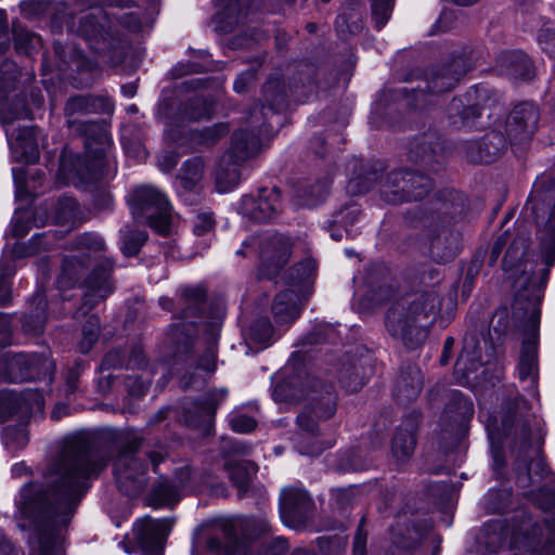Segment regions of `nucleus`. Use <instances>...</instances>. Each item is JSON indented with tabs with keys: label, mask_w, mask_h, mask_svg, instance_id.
<instances>
[{
	"label": "nucleus",
	"mask_w": 555,
	"mask_h": 555,
	"mask_svg": "<svg viewBox=\"0 0 555 555\" xmlns=\"http://www.w3.org/2000/svg\"><path fill=\"white\" fill-rule=\"evenodd\" d=\"M144 438L132 428H105L93 436H75L52 456L43 481H30L20 490L17 508L34 526V555H62V531L70 524L90 480L113 460L117 488L138 496L147 483V464L138 456Z\"/></svg>",
	"instance_id": "f257e3e1"
},
{
	"label": "nucleus",
	"mask_w": 555,
	"mask_h": 555,
	"mask_svg": "<svg viewBox=\"0 0 555 555\" xmlns=\"http://www.w3.org/2000/svg\"><path fill=\"white\" fill-rule=\"evenodd\" d=\"M501 430L514 456L516 483L529 489L526 495L546 514V533L535 524L530 531L514 535L513 547L520 555H555V476L541 455L544 440L541 420L531 403L518 392L504 396L500 406Z\"/></svg>",
	"instance_id": "f03ea898"
},
{
	"label": "nucleus",
	"mask_w": 555,
	"mask_h": 555,
	"mask_svg": "<svg viewBox=\"0 0 555 555\" xmlns=\"http://www.w3.org/2000/svg\"><path fill=\"white\" fill-rule=\"evenodd\" d=\"M528 205L534 216L537 236L543 267L525 261L521 275L515 280V299L512 319L524 335L517 364L518 378L531 379L533 387L538 380V338L540 326V304L550 270L555 263V180L543 179L534 183Z\"/></svg>",
	"instance_id": "7ed1b4c3"
},
{
	"label": "nucleus",
	"mask_w": 555,
	"mask_h": 555,
	"mask_svg": "<svg viewBox=\"0 0 555 555\" xmlns=\"http://www.w3.org/2000/svg\"><path fill=\"white\" fill-rule=\"evenodd\" d=\"M206 300L207 291L202 285L182 288L178 301L181 308L179 322L170 326L167 335L173 364L182 362L186 366L179 383L182 390L201 389L217 369L219 318L206 323L210 335L205 351L199 357H194L192 353L199 328L198 321L203 319L207 305Z\"/></svg>",
	"instance_id": "20e7f679"
},
{
	"label": "nucleus",
	"mask_w": 555,
	"mask_h": 555,
	"mask_svg": "<svg viewBox=\"0 0 555 555\" xmlns=\"http://www.w3.org/2000/svg\"><path fill=\"white\" fill-rule=\"evenodd\" d=\"M69 253L63 256L57 284L63 288L80 285L85 288L82 300L76 314L86 315L114 292L112 273L115 262L108 257L99 259L87 274L93 256L106 248L103 237L86 232L75 237L68 245Z\"/></svg>",
	"instance_id": "39448f33"
},
{
	"label": "nucleus",
	"mask_w": 555,
	"mask_h": 555,
	"mask_svg": "<svg viewBox=\"0 0 555 555\" xmlns=\"http://www.w3.org/2000/svg\"><path fill=\"white\" fill-rule=\"evenodd\" d=\"M114 102L109 96L78 94L70 96L64 106L66 126L77 137L85 139L87 157L77 165L76 173L82 182L91 183L104 175V159L111 147V137L100 121L80 120L86 114H112Z\"/></svg>",
	"instance_id": "423d86ee"
},
{
	"label": "nucleus",
	"mask_w": 555,
	"mask_h": 555,
	"mask_svg": "<svg viewBox=\"0 0 555 555\" xmlns=\"http://www.w3.org/2000/svg\"><path fill=\"white\" fill-rule=\"evenodd\" d=\"M361 171L351 178L348 189L351 192L365 193L375 185L379 196L389 204L418 202L434 190V181L420 170L400 167L386 172L382 162L363 164L357 160Z\"/></svg>",
	"instance_id": "0eeeda50"
},
{
	"label": "nucleus",
	"mask_w": 555,
	"mask_h": 555,
	"mask_svg": "<svg viewBox=\"0 0 555 555\" xmlns=\"http://www.w3.org/2000/svg\"><path fill=\"white\" fill-rule=\"evenodd\" d=\"M436 291H416L393 301L385 313V328L406 349L415 350L428 338L440 306Z\"/></svg>",
	"instance_id": "6e6552de"
},
{
	"label": "nucleus",
	"mask_w": 555,
	"mask_h": 555,
	"mask_svg": "<svg viewBox=\"0 0 555 555\" xmlns=\"http://www.w3.org/2000/svg\"><path fill=\"white\" fill-rule=\"evenodd\" d=\"M472 68L466 50L452 52L448 60L429 68L416 88H402L408 105L414 109H424L437 103L438 96L452 91L465 74Z\"/></svg>",
	"instance_id": "1a4fd4ad"
},
{
	"label": "nucleus",
	"mask_w": 555,
	"mask_h": 555,
	"mask_svg": "<svg viewBox=\"0 0 555 555\" xmlns=\"http://www.w3.org/2000/svg\"><path fill=\"white\" fill-rule=\"evenodd\" d=\"M403 218L410 228L426 232L424 242H420L418 237L411 240V245L421 254L427 255L437 263L449 262L457 256L461 235L452 227L435 223V216H425L421 208L406 210Z\"/></svg>",
	"instance_id": "9d476101"
},
{
	"label": "nucleus",
	"mask_w": 555,
	"mask_h": 555,
	"mask_svg": "<svg viewBox=\"0 0 555 555\" xmlns=\"http://www.w3.org/2000/svg\"><path fill=\"white\" fill-rule=\"evenodd\" d=\"M501 109L499 96L493 90L476 86L454 96L447 114L456 127L480 130L490 126Z\"/></svg>",
	"instance_id": "9b49d317"
},
{
	"label": "nucleus",
	"mask_w": 555,
	"mask_h": 555,
	"mask_svg": "<svg viewBox=\"0 0 555 555\" xmlns=\"http://www.w3.org/2000/svg\"><path fill=\"white\" fill-rule=\"evenodd\" d=\"M307 400L302 411L297 415L298 427L312 435L320 434V422L331 420L337 412L338 396L331 383L323 382L317 376H306Z\"/></svg>",
	"instance_id": "f8f14e48"
},
{
	"label": "nucleus",
	"mask_w": 555,
	"mask_h": 555,
	"mask_svg": "<svg viewBox=\"0 0 555 555\" xmlns=\"http://www.w3.org/2000/svg\"><path fill=\"white\" fill-rule=\"evenodd\" d=\"M128 204L137 221L145 222L159 235L170 234L171 205L160 190L152 185L138 186L131 192Z\"/></svg>",
	"instance_id": "ddd939ff"
},
{
	"label": "nucleus",
	"mask_w": 555,
	"mask_h": 555,
	"mask_svg": "<svg viewBox=\"0 0 555 555\" xmlns=\"http://www.w3.org/2000/svg\"><path fill=\"white\" fill-rule=\"evenodd\" d=\"M67 29L69 33L83 38L89 48L98 54L116 51L120 42L119 38L116 37L109 13L102 9L72 17L67 22Z\"/></svg>",
	"instance_id": "4468645a"
},
{
	"label": "nucleus",
	"mask_w": 555,
	"mask_h": 555,
	"mask_svg": "<svg viewBox=\"0 0 555 555\" xmlns=\"http://www.w3.org/2000/svg\"><path fill=\"white\" fill-rule=\"evenodd\" d=\"M54 371V362L44 354L4 353L0 357V383L51 379Z\"/></svg>",
	"instance_id": "2eb2a0df"
},
{
	"label": "nucleus",
	"mask_w": 555,
	"mask_h": 555,
	"mask_svg": "<svg viewBox=\"0 0 555 555\" xmlns=\"http://www.w3.org/2000/svg\"><path fill=\"white\" fill-rule=\"evenodd\" d=\"M288 106V93L282 76L274 73L268 77L261 89L260 106L256 105L249 111V120L257 125L261 121L263 132L270 128L275 130L282 126L281 113Z\"/></svg>",
	"instance_id": "dca6fc26"
},
{
	"label": "nucleus",
	"mask_w": 555,
	"mask_h": 555,
	"mask_svg": "<svg viewBox=\"0 0 555 555\" xmlns=\"http://www.w3.org/2000/svg\"><path fill=\"white\" fill-rule=\"evenodd\" d=\"M222 538L211 537L207 541L209 551L218 555H253L248 551L253 547L246 540H242L237 534L236 526L227 522L221 528ZM264 548V555H284L288 551V542L283 537L266 538L261 542Z\"/></svg>",
	"instance_id": "f3484780"
},
{
	"label": "nucleus",
	"mask_w": 555,
	"mask_h": 555,
	"mask_svg": "<svg viewBox=\"0 0 555 555\" xmlns=\"http://www.w3.org/2000/svg\"><path fill=\"white\" fill-rule=\"evenodd\" d=\"M20 69L12 60L0 64V124L5 126L20 119H33V113L27 107L24 96L17 94L9 99V93L16 88Z\"/></svg>",
	"instance_id": "a211bd4d"
},
{
	"label": "nucleus",
	"mask_w": 555,
	"mask_h": 555,
	"mask_svg": "<svg viewBox=\"0 0 555 555\" xmlns=\"http://www.w3.org/2000/svg\"><path fill=\"white\" fill-rule=\"evenodd\" d=\"M408 158L428 172L442 170L448 162L443 138L435 130L416 135L409 145Z\"/></svg>",
	"instance_id": "6ab92c4d"
},
{
	"label": "nucleus",
	"mask_w": 555,
	"mask_h": 555,
	"mask_svg": "<svg viewBox=\"0 0 555 555\" xmlns=\"http://www.w3.org/2000/svg\"><path fill=\"white\" fill-rule=\"evenodd\" d=\"M227 396L228 390L220 388L210 390L196 400L184 401L181 408L183 423L190 428H197L209 435L217 409Z\"/></svg>",
	"instance_id": "aec40b11"
},
{
	"label": "nucleus",
	"mask_w": 555,
	"mask_h": 555,
	"mask_svg": "<svg viewBox=\"0 0 555 555\" xmlns=\"http://www.w3.org/2000/svg\"><path fill=\"white\" fill-rule=\"evenodd\" d=\"M507 139L501 131H489L479 139L463 140L456 144V153L472 164H491L507 149Z\"/></svg>",
	"instance_id": "412c9836"
},
{
	"label": "nucleus",
	"mask_w": 555,
	"mask_h": 555,
	"mask_svg": "<svg viewBox=\"0 0 555 555\" xmlns=\"http://www.w3.org/2000/svg\"><path fill=\"white\" fill-rule=\"evenodd\" d=\"M314 502L301 488L288 487L280 496V514L283 522L293 529L305 528L312 519Z\"/></svg>",
	"instance_id": "4be33fe9"
},
{
	"label": "nucleus",
	"mask_w": 555,
	"mask_h": 555,
	"mask_svg": "<svg viewBox=\"0 0 555 555\" xmlns=\"http://www.w3.org/2000/svg\"><path fill=\"white\" fill-rule=\"evenodd\" d=\"M425 216H435V223L452 227L461 220L468 208L466 196L456 190H443L436 194L428 206H416Z\"/></svg>",
	"instance_id": "5701e85b"
},
{
	"label": "nucleus",
	"mask_w": 555,
	"mask_h": 555,
	"mask_svg": "<svg viewBox=\"0 0 555 555\" xmlns=\"http://www.w3.org/2000/svg\"><path fill=\"white\" fill-rule=\"evenodd\" d=\"M280 190L261 188L258 195H244L238 205V211L255 222H270L281 212Z\"/></svg>",
	"instance_id": "b1692460"
},
{
	"label": "nucleus",
	"mask_w": 555,
	"mask_h": 555,
	"mask_svg": "<svg viewBox=\"0 0 555 555\" xmlns=\"http://www.w3.org/2000/svg\"><path fill=\"white\" fill-rule=\"evenodd\" d=\"M44 399L37 389L27 388L21 392L11 389L0 390V418L7 421L20 414L22 417H29L42 413Z\"/></svg>",
	"instance_id": "393cba45"
},
{
	"label": "nucleus",
	"mask_w": 555,
	"mask_h": 555,
	"mask_svg": "<svg viewBox=\"0 0 555 555\" xmlns=\"http://www.w3.org/2000/svg\"><path fill=\"white\" fill-rule=\"evenodd\" d=\"M540 120L539 107L530 101L514 106L506 119V133L511 143H522L530 140L538 129Z\"/></svg>",
	"instance_id": "a878e982"
},
{
	"label": "nucleus",
	"mask_w": 555,
	"mask_h": 555,
	"mask_svg": "<svg viewBox=\"0 0 555 555\" xmlns=\"http://www.w3.org/2000/svg\"><path fill=\"white\" fill-rule=\"evenodd\" d=\"M168 101H164L159 105V115L165 116L168 120L166 121V134L168 139L172 142H180L183 139L186 130L180 129V127L176 124L173 118L167 116L165 112L168 108ZM230 131L229 125L227 122H217L210 127H205L201 130H188V134L191 138V141L201 145H214L223 137H225Z\"/></svg>",
	"instance_id": "bb28decb"
},
{
	"label": "nucleus",
	"mask_w": 555,
	"mask_h": 555,
	"mask_svg": "<svg viewBox=\"0 0 555 555\" xmlns=\"http://www.w3.org/2000/svg\"><path fill=\"white\" fill-rule=\"evenodd\" d=\"M172 524L168 519L145 517L134 527L135 538L145 555H162Z\"/></svg>",
	"instance_id": "cd10ccee"
},
{
	"label": "nucleus",
	"mask_w": 555,
	"mask_h": 555,
	"mask_svg": "<svg viewBox=\"0 0 555 555\" xmlns=\"http://www.w3.org/2000/svg\"><path fill=\"white\" fill-rule=\"evenodd\" d=\"M251 129H241L233 133L232 144L227 154L236 158L238 162H246L247 159L257 155L260 151L261 141L260 135H269L274 130L266 128L268 131L263 132L261 121L257 125L251 124L248 119Z\"/></svg>",
	"instance_id": "c85d7f7f"
},
{
	"label": "nucleus",
	"mask_w": 555,
	"mask_h": 555,
	"mask_svg": "<svg viewBox=\"0 0 555 555\" xmlns=\"http://www.w3.org/2000/svg\"><path fill=\"white\" fill-rule=\"evenodd\" d=\"M370 367L361 358L343 356L335 365V374L340 386L348 392L361 390L367 382Z\"/></svg>",
	"instance_id": "c756f323"
},
{
	"label": "nucleus",
	"mask_w": 555,
	"mask_h": 555,
	"mask_svg": "<svg viewBox=\"0 0 555 555\" xmlns=\"http://www.w3.org/2000/svg\"><path fill=\"white\" fill-rule=\"evenodd\" d=\"M191 469L182 467L177 473V481L160 479L154 483L149 495L150 505L153 507H172L180 501V490L184 488L190 479Z\"/></svg>",
	"instance_id": "7c9ffc66"
},
{
	"label": "nucleus",
	"mask_w": 555,
	"mask_h": 555,
	"mask_svg": "<svg viewBox=\"0 0 555 555\" xmlns=\"http://www.w3.org/2000/svg\"><path fill=\"white\" fill-rule=\"evenodd\" d=\"M423 385L424 378L418 366L402 365L395 382L393 397L399 404L406 405L417 399Z\"/></svg>",
	"instance_id": "2f4dec72"
},
{
	"label": "nucleus",
	"mask_w": 555,
	"mask_h": 555,
	"mask_svg": "<svg viewBox=\"0 0 555 555\" xmlns=\"http://www.w3.org/2000/svg\"><path fill=\"white\" fill-rule=\"evenodd\" d=\"M143 348L139 344L125 347H114L102 358L100 371L133 370L144 363Z\"/></svg>",
	"instance_id": "473e14b6"
},
{
	"label": "nucleus",
	"mask_w": 555,
	"mask_h": 555,
	"mask_svg": "<svg viewBox=\"0 0 555 555\" xmlns=\"http://www.w3.org/2000/svg\"><path fill=\"white\" fill-rule=\"evenodd\" d=\"M418 417L411 414L396 429L391 440L392 456L399 463L408 462L415 450Z\"/></svg>",
	"instance_id": "72a5a7b5"
},
{
	"label": "nucleus",
	"mask_w": 555,
	"mask_h": 555,
	"mask_svg": "<svg viewBox=\"0 0 555 555\" xmlns=\"http://www.w3.org/2000/svg\"><path fill=\"white\" fill-rule=\"evenodd\" d=\"M302 300L306 299L295 289H285L276 294L271 306L275 324L282 326L295 322L301 313Z\"/></svg>",
	"instance_id": "f704fd0d"
},
{
	"label": "nucleus",
	"mask_w": 555,
	"mask_h": 555,
	"mask_svg": "<svg viewBox=\"0 0 555 555\" xmlns=\"http://www.w3.org/2000/svg\"><path fill=\"white\" fill-rule=\"evenodd\" d=\"M425 524L413 522L411 526L397 524L390 528L392 546L386 555H406L415 548L426 534Z\"/></svg>",
	"instance_id": "c9c22d12"
},
{
	"label": "nucleus",
	"mask_w": 555,
	"mask_h": 555,
	"mask_svg": "<svg viewBox=\"0 0 555 555\" xmlns=\"http://www.w3.org/2000/svg\"><path fill=\"white\" fill-rule=\"evenodd\" d=\"M317 264L311 258H307L291 267L284 274L287 289H295L300 297L307 299L312 293Z\"/></svg>",
	"instance_id": "e433bc0d"
},
{
	"label": "nucleus",
	"mask_w": 555,
	"mask_h": 555,
	"mask_svg": "<svg viewBox=\"0 0 555 555\" xmlns=\"http://www.w3.org/2000/svg\"><path fill=\"white\" fill-rule=\"evenodd\" d=\"M53 52L56 59L55 66L59 72L66 75L68 70L83 73L91 69V64L74 44H63L61 41L53 42Z\"/></svg>",
	"instance_id": "4c0bfd02"
},
{
	"label": "nucleus",
	"mask_w": 555,
	"mask_h": 555,
	"mask_svg": "<svg viewBox=\"0 0 555 555\" xmlns=\"http://www.w3.org/2000/svg\"><path fill=\"white\" fill-rule=\"evenodd\" d=\"M501 72L521 80H531L534 77V67L531 59L522 51L502 52L498 57Z\"/></svg>",
	"instance_id": "58836bf2"
},
{
	"label": "nucleus",
	"mask_w": 555,
	"mask_h": 555,
	"mask_svg": "<svg viewBox=\"0 0 555 555\" xmlns=\"http://www.w3.org/2000/svg\"><path fill=\"white\" fill-rule=\"evenodd\" d=\"M48 304L46 295L36 293L29 304L27 312L22 317V327L26 334H42L48 320Z\"/></svg>",
	"instance_id": "ea45409f"
},
{
	"label": "nucleus",
	"mask_w": 555,
	"mask_h": 555,
	"mask_svg": "<svg viewBox=\"0 0 555 555\" xmlns=\"http://www.w3.org/2000/svg\"><path fill=\"white\" fill-rule=\"evenodd\" d=\"M291 247L288 237L275 234L267 238L261 249V258L274 270H279L288 261Z\"/></svg>",
	"instance_id": "a19ab883"
},
{
	"label": "nucleus",
	"mask_w": 555,
	"mask_h": 555,
	"mask_svg": "<svg viewBox=\"0 0 555 555\" xmlns=\"http://www.w3.org/2000/svg\"><path fill=\"white\" fill-rule=\"evenodd\" d=\"M215 101L212 98L195 95L182 102L179 106V118L182 121H201L210 119L214 115Z\"/></svg>",
	"instance_id": "79ce46f5"
},
{
	"label": "nucleus",
	"mask_w": 555,
	"mask_h": 555,
	"mask_svg": "<svg viewBox=\"0 0 555 555\" xmlns=\"http://www.w3.org/2000/svg\"><path fill=\"white\" fill-rule=\"evenodd\" d=\"M375 457L366 448H356L338 454L335 468L341 473L366 470L374 466Z\"/></svg>",
	"instance_id": "37998d69"
},
{
	"label": "nucleus",
	"mask_w": 555,
	"mask_h": 555,
	"mask_svg": "<svg viewBox=\"0 0 555 555\" xmlns=\"http://www.w3.org/2000/svg\"><path fill=\"white\" fill-rule=\"evenodd\" d=\"M13 122H11L12 125ZM10 124L2 126L9 144L12 147L21 149L22 155L26 162L34 163L38 158V152L35 145V128L34 127H18L12 132L9 129Z\"/></svg>",
	"instance_id": "c03bdc74"
},
{
	"label": "nucleus",
	"mask_w": 555,
	"mask_h": 555,
	"mask_svg": "<svg viewBox=\"0 0 555 555\" xmlns=\"http://www.w3.org/2000/svg\"><path fill=\"white\" fill-rule=\"evenodd\" d=\"M243 162L224 153L216 171V185L219 192L234 189L241 181V166Z\"/></svg>",
	"instance_id": "a18cd8bd"
},
{
	"label": "nucleus",
	"mask_w": 555,
	"mask_h": 555,
	"mask_svg": "<svg viewBox=\"0 0 555 555\" xmlns=\"http://www.w3.org/2000/svg\"><path fill=\"white\" fill-rule=\"evenodd\" d=\"M480 365V351L478 350V339L475 335L465 336L463 348L455 361V372L468 377L469 373L477 371Z\"/></svg>",
	"instance_id": "49530a36"
},
{
	"label": "nucleus",
	"mask_w": 555,
	"mask_h": 555,
	"mask_svg": "<svg viewBox=\"0 0 555 555\" xmlns=\"http://www.w3.org/2000/svg\"><path fill=\"white\" fill-rule=\"evenodd\" d=\"M55 221L57 224L66 227L67 230H73L86 221V218L75 198L63 196L56 205Z\"/></svg>",
	"instance_id": "de8ad7c7"
},
{
	"label": "nucleus",
	"mask_w": 555,
	"mask_h": 555,
	"mask_svg": "<svg viewBox=\"0 0 555 555\" xmlns=\"http://www.w3.org/2000/svg\"><path fill=\"white\" fill-rule=\"evenodd\" d=\"M474 414L472 401L459 390H452L444 409V416L455 424H463Z\"/></svg>",
	"instance_id": "09e8293b"
},
{
	"label": "nucleus",
	"mask_w": 555,
	"mask_h": 555,
	"mask_svg": "<svg viewBox=\"0 0 555 555\" xmlns=\"http://www.w3.org/2000/svg\"><path fill=\"white\" fill-rule=\"evenodd\" d=\"M530 245V235L528 231L518 233L503 257L502 267L505 271L516 269L524 258L528 255V247Z\"/></svg>",
	"instance_id": "8fccbe9b"
},
{
	"label": "nucleus",
	"mask_w": 555,
	"mask_h": 555,
	"mask_svg": "<svg viewBox=\"0 0 555 555\" xmlns=\"http://www.w3.org/2000/svg\"><path fill=\"white\" fill-rule=\"evenodd\" d=\"M225 469L242 498L249 489L251 474L256 472L255 465L248 461H230L225 464Z\"/></svg>",
	"instance_id": "3c124183"
},
{
	"label": "nucleus",
	"mask_w": 555,
	"mask_h": 555,
	"mask_svg": "<svg viewBox=\"0 0 555 555\" xmlns=\"http://www.w3.org/2000/svg\"><path fill=\"white\" fill-rule=\"evenodd\" d=\"M297 75L301 87L294 85L289 89L301 101L319 88V69L312 64L305 63L298 66Z\"/></svg>",
	"instance_id": "603ef678"
},
{
	"label": "nucleus",
	"mask_w": 555,
	"mask_h": 555,
	"mask_svg": "<svg viewBox=\"0 0 555 555\" xmlns=\"http://www.w3.org/2000/svg\"><path fill=\"white\" fill-rule=\"evenodd\" d=\"M306 390V379L289 378L274 386L272 397L276 402H298L304 400Z\"/></svg>",
	"instance_id": "864d4df0"
},
{
	"label": "nucleus",
	"mask_w": 555,
	"mask_h": 555,
	"mask_svg": "<svg viewBox=\"0 0 555 555\" xmlns=\"http://www.w3.org/2000/svg\"><path fill=\"white\" fill-rule=\"evenodd\" d=\"M147 240V233L133 224H126L120 230V249L127 257L138 255Z\"/></svg>",
	"instance_id": "5fc2aeb1"
},
{
	"label": "nucleus",
	"mask_w": 555,
	"mask_h": 555,
	"mask_svg": "<svg viewBox=\"0 0 555 555\" xmlns=\"http://www.w3.org/2000/svg\"><path fill=\"white\" fill-rule=\"evenodd\" d=\"M328 180H318L298 190L297 197L299 205L314 207L320 204L328 193Z\"/></svg>",
	"instance_id": "6e6d98bb"
},
{
	"label": "nucleus",
	"mask_w": 555,
	"mask_h": 555,
	"mask_svg": "<svg viewBox=\"0 0 555 555\" xmlns=\"http://www.w3.org/2000/svg\"><path fill=\"white\" fill-rule=\"evenodd\" d=\"M204 162L201 157H193L184 162L180 169L179 180L181 186L191 191L203 178Z\"/></svg>",
	"instance_id": "4d7b16f0"
},
{
	"label": "nucleus",
	"mask_w": 555,
	"mask_h": 555,
	"mask_svg": "<svg viewBox=\"0 0 555 555\" xmlns=\"http://www.w3.org/2000/svg\"><path fill=\"white\" fill-rule=\"evenodd\" d=\"M274 336V328L267 317L256 318L247 330V338L249 341L268 346L272 343Z\"/></svg>",
	"instance_id": "13d9d810"
},
{
	"label": "nucleus",
	"mask_w": 555,
	"mask_h": 555,
	"mask_svg": "<svg viewBox=\"0 0 555 555\" xmlns=\"http://www.w3.org/2000/svg\"><path fill=\"white\" fill-rule=\"evenodd\" d=\"M512 503V491L507 488L491 489L485 498V509L488 514H503Z\"/></svg>",
	"instance_id": "bf43d9fd"
},
{
	"label": "nucleus",
	"mask_w": 555,
	"mask_h": 555,
	"mask_svg": "<svg viewBox=\"0 0 555 555\" xmlns=\"http://www.w3.org/2000/svg\"><path fill=\"white\" fill-rule=\"evenodd\" d=\"M14 48L18 54L29 55L41 47V38L25 28H13Z\"/></svg>",
	"instance_id": "052dcab7"
},
{
	"label": "nucleus",
	"mask_w": 555,
	"mask_h": 555,
	"mask_svg": "<svg viewBox=\"0 0 555 555\" xmlns=\"http://www.w3.org/2000/svg\"><path fill=\"white\" fill-rule=\"evenodd\" d=\"M266 39H268V34L264 30L258 29L256 27H247L233 36L229 40L228 47L233 50L245 49Z\"/></svg>",
	"instance_id": "680f3d73"
},
{
	"label": "nucleus",
	"mask_w": 555,
	"mask_h": 555,
	"mask_svg": "<svg viewBox=\"0 0 555 555\" xmlns=\"http://www.w3.org/2000/svg\"><path fill=\"white\" fill-rule=\"evenodd\" d=\"M335 28L341 36L358 34L363 28V16L354 10L344 12L336 17Z\"/></svg>",
	"instance_id": "e2e57ef3"
},
{
	"label": "nucleus",
	"mask_w": 555,
	"mask_h": 555,
	"mask_svg": "<svg viewBox=\"0 0 555 555\" xmlns=\"http://www.w3.org/2000/svg\"><path fill=\"white\" fill-rule=\"evenodd\" d=\"M2 440L4 446L12 451L25 448L29 441L25 425L8 426L3 429Z\"/></svg>",
	"instance_id": "0e129e2a"
},
{
	"label": "nucleus",
	"mask_w": 555,
	"mask_h": 555,
	"mask_svg": "<svg viewBox=\"0 0 555 555\" xmlns=\"http://www.w3.org/2000/svg\"><path fill=\"white\" fill-rule=\"evenodd\" d=\"M54 236L55 234H52L50 231L36 234L26 246L22 247V250L15 249V255L17 257H28L37 254L41 249H49L52 246L51 238Z\"/></svg>",
	"instance_id": "69168bd1"
},
{
	"label": "nucleus",
	"mask_w": 555,
	"mask_h": 555,
	"mask_svg": "<svg viewBox=\"0 0 555 555\" xmlns=\"http://www.w3.org/2000/svg\"><path fill=\"white\" fill-rule=\"evenodd\" d=\"M482 257L475 255L466 269L463 282H462V297L467 299L475 286L476 278L478 276L482 267Z\"/></svg>",
	"instance_id": "338daca9"
},
{
	"label": "nucleus",
	"mask_w": 555,
	"mask_h": 555,
	"mask_svg": "<svg viewBox=\"0 0 555 555\" xmlns=\"http://www.w3.org/2000/svg\"><path fill=\"white\" fill-rule=\"evenodd\" d=\"M372 18L376 29L386 25L392 12L393 0H371Z\"/></svg>",
	"instance_id": "774afa93"
}]
</instances>
